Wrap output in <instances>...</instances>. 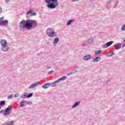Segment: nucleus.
Masks as SVG:
<instances>
[{
    "mask_svg": "<svg viewBox=\"0 0 125 125\" xmlns=\"http://www.w3.org/2000/svg\"><path fill=\"white\" fill-rule=\"evenodd\" d=\"M58 0H45V2L47 3L46 6L50 9H54L58 6L59 3L58 2Z\"/></svg>",
    "mask_w": 125,
    "mask_h": 125,
    "instance_id": "2",
    "label": "nucleus"
},
{
    "mask_svg": "<svg viewBox=\"0 0 125 125\" xmlns=\"http://www.w3.org/2000/svg\"><path fill=\"white\" fill-rule=\"evenodd\" d=\"M27 15L30 14V17H32V16H36V15H37V13L35 12H33V11H29L28 12H27Z\"/></svg>",
    "mask_w": 125,
    "mask_h": 125,
    "instance_id": "9",
    "label": "nucleus"
},
{
    "mask_svg": "<svg viewBox=\"0 0 125 125\" xmlns=\"http://www.w3.org/2000/svg\"><path fill=\"white\" fill-rule=\"evenodd\" d=\"M30 16H31V14H29V15H27V18H28V17H30Z\"/></svg>",
    "mask_w": 125,
    "mask_h": 125,
    "instance_id": "38",
    "label": "nucleus"
},
{
    "mask_svg": "<svg viewBox=\"0 0 125 125\" xmlns=\"http://www.w3.org/2000/svg\"><path fill=\"white\" fill-rule=\"evenodd\" d=\"M38 26V21L33 20H22L20 23V28L21 29H25L27 30H31L32 28H36Z\"/></svg>",
    "mask_w": 125,
    "mask_h": 125,
    "instance_id": "1",
    "label": "nucleus"
},
{
    "mask_svg": "<svg viewBox=\"0 0 125 125\" xmlns=\"http://www.w3.org/2000/svg\"><path fill=\"white\" fill-rule=\"evenodd\" d=\"M122 42H125V39L124 40L122 41Z\"/></svg>",
    "mask_w": 125,
    "mask_h": 125,
    "instance_id": "40",
    "label": "nucleus"
},
{
    "mask_svg": "<svg viewBox=\"0 0 125 125\" xmlns=\"http://www.w3.org/2000/svg\"><path fill=\"white\" fill-rule=\"evenodd\" d=\"M67 79V77L66 76H63L62 78L59 79L58 80L56 81V83H59V82L61 81H65Z\"/></svg>",
    "mask_w": 125,
    "mask_h": 125,
    "instance_id": "13",
    "label": "nucleus"
},
{
    "mask_svg": "<svg viewBox=\"0 0 125 125\" xmlns=\"http://www.w3.org/2000/svg\"><path fill=\"white\" fill-rule=\"evenodd\" d=\"M0 23H1V22L0 21Z\"/></svg>",
    "mask_w": 125,
    "mask_h": 125,
    "instance_id": "43",
    "label": "nucleus"
},
{
    "mask_svg": "<svg viewBox=\"0 0 125 125\" xmlns=\"http://www.w3.org/2000/svg\"><path fill=\"white\" fill-rule=\"evenodd\" d=\"M10 123H7L5 125H13L14 122L13 121L9 122Z\"/></svg>",
    "mask_w": 125,
    "mask_h": 125,
    "instance_id": "28",
    "label": "nucleus"
},
{
    "mask_svg": "<svg viewBox=\"0 0 125 125\" xmlns=\"http://www.w3.org/2000/svg\"><path fill=\"white\" fill-rule=\"evenodd\" d=\"M74 22V20H69L67 22V25L70 26Z\"/></svg>",
    "mask_w": 125,
    "mask_h": 125,
    "instance_id": "24",
    "label": "nucleus"
},
{
    "mask_svg": "<svg viewBox=\"0 0 125 125\" xmlns=\"http://www.w3.org/2000/svg\"><path fill=\"white\" fill-rule=\"evenodd\" d=\"M13 96V94H11L8 97V99H11L12 98V97Z\"/></svg>",
    "mask_w": 125,
    "mask_h": 125,
    "instance_id": "30",
    "label": "nucleus"
},
{
    "mask_svg": "<svg viewBox=\"0 0 125 125\" xmlns=\"http://www.w3.org/2000/svg\"><path fill=\"white\" fill-rule=\"evenodd\" d=\"M122 31H125V24L123 25L121 28Z\"/></svg>",
    "mask_w": 125,
    "mask_h": 125,
    "instance_id": "29",
    "label": "nucleus"
},
{
    "mask_svg": "<svg viewBox=\"0 0 125 125\" xmlns=\"http://www.w3.org/2000/svg\"><path fill=\"white\" fill-rule=\"evenodd\" d=\"M125 43L122 45V47H125Z\"/></svg>",
    "mask_w": 125,
    "mask_h": 125,
    "instance_id": "39",
    "label": "nucleus"
},
{
    "mask_svg": "<svg viewBox=\"0 0 125 125\" xmlns=\"http://www.w3.org/2000/svg\"><path fill=\"white\" fill-rule=\"evenodd\" d=\"M27 95H28V93H24L21 95V97L22 99H25V98H27Z\"/></svg>",
    "mask_w": 125,
    "mask_h": 125,
    "instance_id": "16",
    "label": "nucleus"
},
{
    "mask_svg": "<svg viewBox=\"0 0 125 125\" xmlns=\"http://www.w3.org/2000/svg\"><path fill=\"white\" fill-rule=\"evenodd\" d=\"M75 73H78V70L77 69H74V70H72V71L68 73L67 76H70L73 74H75Z\"/></svg>",
    "mask_w": 125,
    "mask_h": 125,
    "instance_id": "20",
    "label": "nucleus"
},
{
    "mask_svg": "<svg viewBox=\"0 0 125 125\" xmlns=\"http://www.w3.org/2000/svg\"><path fill=\"white\" fill-rule=\"evenodd\" d=\"M57 83L58 82H56V81H55L52 83H49V84H50V86H51L52 87H54L56 86V83Z\"/></svg>",
    "mask_w": 125,
    "mask_h": 125,
    "instance_id": "17",
    "label": "nucleus"
},
{
    "mask_svg": "<svg viewBox=\"0 0 125 125\" xmlns=\"http://www.w3.org/2000/svg\"><path fill=\"white\" fill-rule=\"evenodd\" d=\"M4 111V110L3 109H2L0 111V113H3Z\"/></svg>",
    "mask_w": 125,
    "mask_h": 125,
    "instance_id": "37",
    "label": "nucleus"
},
{
    "mask_svg": "<svg viewBox=\"0 0 125 125\" xmlns=\"http://www.w3.org/2000/svg\"><path fill=\"white\" fill-rule=\"evenodd\" d=\"M6 25H8V21L7 20H4L0 22V26H6Z\"/></svg>",
    "mask_w": 125,
    "mask_h": 125,
    "instance_id": "8",
    "label": "nucleus"
},
{
    "mask_svg": "<svg viewBox=\"0 0 125 125\" xmlns=\"http://www.w3.org/2000/svg\"><path fill=\"white\" fill-rule=\"evenodd\" d=\"M49 86H50V84H49V83H45V84L42 85V87L44 89H46V88H48Z\"/></svg>",
    "mask_w": 125,
    "mask_h": 125,
    "instance_id": "14",
    "label": "nucleus"
},
{
    "mask_svg": "<svg viewBox=\"0 0 125 125\" xmlns=\"http://www.w3.org/2000/svg\"><path fill=\"white\" fill-rule=\"evenodd\" d=\"M2 12V9L1 8V7L0 6V13H1Z\"/></svg>",
    "mask_w": 125,
    "mask_h": 125,
    "instance_id": "35",
    "label": "nucleus"
},
{
    "mask_svg": "<svg viewBox=\"0 0 125 125\" xmlns=\"http://www.w3.org/2000/svg\"><path fill=\"white\" fill-rule=\"evenodd\" d=\"M114 55H115V53H111L110 52H107L106 54L107 57H111V56H114Z\"/></svg>",
    "mask_w": 125,
    "mask_h": 125,
    "instance_id": "19",
    "label": "nucleus"
},
{
    "mask_svg": "<svg viewBox=\"0 0 125 125\" xmlns=\"http://www.w3.org/2000/svg\"><path fill=\"white\" fill-rule=\"evenodd\" d=\"M46 34L48 35L49 38H53L57 36L56 32H55L54 30L52 28H48L46 31Z\"/></svg>",
    "mask_w": 125,
    "mask_h": 125,
    "instance_id": "3",
    "label": "nucleus"
},
{
    "mask_svg": "<svg viewBox=\"0 0 125 125\" xmlns=\"http://www.w3.org/2000/svg\"><path fill=\"white\" fill-rule=\"evenodd\" d=\"M1 109V106H0V109Z\"/></svg>",
    "mask_w": 125,
    "mask_h": 125,
    "instance_id": "42",
    "label": "nucleus"
},
{
    "mask_svg": "<svg viewBox=\"0 0 125 125\" xmlns=\"http://www.w3.org/2000/svg\"><path fill=\"white\" fill-rule=\"evenodd\" d=\"M114 48L116 50H119V49H121V48H122V45L119 43H116L114 44Z\"/></svg>",
    "mask_w": 125,
    "mask_h": 125,
    "instance_id": "7",
    "label": "nucleus"
},
{
    "mask_svg": "<svg viewBox=\"0 0 125 125\" xmlns=\"http://www.w3.org/2000/svg\"><path fill=\"white\" fill-rule=\"evenodd\" d=\"M28 105H32L33 104V103L32 102H27Z\"/></svg>",
    "mask_w": 125,
    "mask_h": 125,
    "instance_id": "34",
    "label": "nucleus"
},
{
    "mask_svg": "<svg viewBox=\"0 0 125 125\" xmlns=\"http://www.w3.org/2000/svg\"><path fill=\"white\" fill-rule=\"evenodd\" d=\"M25 103H27V101H21L20 104V107H24L25 106Z\"/></svg>",
    "mask_w": 125,
    "mask_h": 125,
    "instance_id": "18",
    "label": "nucleus"
},
{
    "mask_svg": "<svg viewBox=\"0 0 125 125\" xmlns=\"http://www.w3.org/2000/svg\"><path fill=\"white\" fill-rule=\"evenodd\" d=\"M87 43H88V44H92V43H93V39L89 38L87 41Z\"/></svg>",
    "mask_w": 125,
    "mask_h": 125,
    "instance_id": "21",
    "label": "nucleus"
},
{
    "mask_svg": "<svg viewBox=\"0 0 125 125\" xmlns=\"http://www.w3.org/2000/svg\"><path fill=\"white\" fill-rule=\"evenodd\" d=\"M101 52H102V51L101 50H96L95 51V54L96 55H98V54H101Z\"/></svg>",
    "mask_w": 125,
    "mask_h": 125,
    "instance_id": "25",
    "label": "nucleus"
},
{
    "mask_svg": "<svg viewBox=\"0 0 125 125\" xmlns=\"http://www.w3.org/2000/svg\"><path fill=\"white\" fill-rule=\"evenodd\" d=\"M39 83H40V82H37L31 84L29 87V88H30V89L32 88H34V87H36V86H37V85H38V84H39Z\"/></svg>",
    "mask_w": 125,
    "mask_h": 125,
    "instance_id": "10",
    "label": "nucleus"
},
{
    "mask_svg": "<svg viewBox=\"0 0 125 125\" xmlns=\"http://www.w3.org/2000/svg\"><path fill=\"white\" fill-rule=\"evenodd\" d=\"M58 42H59V38L57 37L54 39L53 43L54 45L55 43H58Z\"/></svg>",
    "mask_w": 125,
    "mask_h": 125,
    "instance_id": "23",
    "label": "nucleus"
},
{
    "mask_svg": "<svg viewBox=\"0 0 125 125\" xmlns=\"http://www.w3.org/2000/svg\"><path fill=\"white\" fill-rule=\"evenodd\" d=\"M19 96V94L17 93L14 95V97H18Z\"/></svg>",
    "mask_w": 125,
    "mask_h": 125,
    "instance_id": "32",
    "label": "nucleus"
},
{
    "mask_svg": "<svg viewBox=\"0 0 125 125\" xmlns=\"http://www.w3.org/2000/svg\"><path fill=\"white\" fill-rule=\"evenodd\" d=\"M50 68H51V67H47V69H50Z\"/></svg>",
    "mask_w": 125,
    "mask_h": 125,
    "instance_id": "41",
    "label": "nucleus"
},
{
    "mask_svg": "<svg viewBox=\"0 0 125 125\" xmlns=\"http://www.w3.org/2000/svg\"><path fill=\"white\" fill-rule=\"evenodd\" d=\"M8 49H9V47H8L7 45H6V46H2L1 50L2 51L6 52V51H7Z\"/></svg>",
    "mask_w": 125,
    "mask_h": 125,
    "instance_id": "12",
    "label": "nucleus"
},
{
    "mask_svg": "<svg viewBox=\"0 0 125 125\" xmlns=\"http://www.w3.org/2000/svg\"><path fill=\"white\" fill-rule=\"evenodd\" d=\"M113 43H114L113 42H109L106 43L105 45H104V48H107V47H109V46H110V45H112V44H113Z\"/></svg>",
    "mask_w": 125,
    "mask_h": 125,
    "instance_id": "5",
    "label": "nucleus"
},
{
    "mask_svg": "<svg viewBox=\"0 0 125 125\" xmlns=\"http://www.w3.org/2000/svg\"><path fill=\"white\" fill-rule=\"evenodd\" d=\"M100 60H101V57H97L95 59L93 60V62L95 63L96 62H98V61H100Z\"/></svg>",
    "mask_w": 125,
    "mask_h": 125,
    "instance_id": "15",
    "label": "nucleus"
},
{
    "mask_svg": "<svg viewBox=\"0 0 125 125\" xmlns=\"http://www.w3.org/2000/svg\"><path fill=\"white\" fill-rule=\"evenodd\" d=\"M4 19V17H2L1 18H0V22H2Z\"/></svg>",
    "mask_w": 125,
    "mask_h": 125,
    "instance_id": "31",
    "label": "nucleus"
},
{
    "mask_svg": "<svg viewBox=\"0 0 125 125\" xmlns=\"http://www.w3.org/2000/svg\"><path fill=\"white\" fill-rule=\"evenodd\" d=\"M91 59V55H86L83 58V59H84V60H86V61H88Z\"/></svg>",
    "mask_w": 125,
    "mask_h": 125,
    "instance_id": "11",
    "label": "nucleus"
},
{
    "mask_svg": "<svg viewBox=\"0 0 125 125\" xmlns=\"http://www.w3.org/2000/svg\"><path fill=\"white\" fill-rule=\"evenodd\" d=\"M0 44L1 46H5L6 45H7V42H6V40H1Z\"/></svg>",
    "mask_w": 125,
    "mask_h": 125,
    "instance_id": "6",
    "label": "nucleus"
},
{
    "mask_svg": "<svg viewBox=\"0 0 125 125\" xmlns=\"http://www.w3.org/2000/svg\"><path fill=\"white\" fill-rule=\"evenodd\" d=\"M12 109V105H9L8 106L7 108L4 110V116H5L6 117L7 116H9L10 115V110Z\"/></svg>",
    "mask_w": 125,
    "mask_h": 125,
    "instance_id": "4",
    "label": "nucleus"
},
{
    "mask_svg": "<svg viewBox=\"0 0 125 125\" xmlns=\"http://www.w3.org/2000/svg\"><path fill=\"white\" fill-rule=\"evenodd\" d=\"M52 73H53V71H50L48 72V75H51V74H52Z\"/></svg>",
    "mask_w": 125,
    "mask_h": 125,
    "instance_id": "33",
    "label": "nucleus"
},
{
    "mask_svg": "<svg viewBox=\"0 0 125 125\" xmlns=\"http://www.w3.org/2000/svg\"><path fill=\"white\" fill-rule=\"evenodd\" d=\"M11 0H5V2H6V3H8V2H9V1H10Z\"/></svg>",
    "mask_w": 125,
    "mask_h": 125,
    "instance_id": "36",
    "label": "nucleus"
},
{
    "mask_svg": "<svg viewBox=\"0 0 125 125\" xmlns=\"http://www.w3.org/2000/svg\"><path fill=\"white\" fill-rule=\"evenodd\" d=\"M0 106H4L5 105V101H1L0 102Z\"/></svg>",
    "mask_w": 125,
    "mask_h": 125,
    "instance_id": "26",
    "label": "nucleus"
},
{
    "mask_svg": "<svg viewBox=\"0 0 125 125\" xmlns=\"http://www.w3.org/2000/svg\"><path fill=\"white\" fill-rule=\"evenodd\" d=\"M33 93H30L29 94H27V98H30L33 96Z\"/></svg>",
    "mask_w": 125,
    "mask_h": 125,
    "instance_id": "27",
    "label": "nucleus"
},
{
    "mask_svg": "<svg viewBox=\"0 0 125 125\" xmlns=\"http://www.w3.org/2000/svg\"><path fill=\"white\" fill-rule=\"evenodd\" d=\"M80 103H81L80 102H77L75 103V104H74L72 106L73 109H74V108H76V107H77V106H79V105H80Z\"/></svg>",
    "mask_w": 125,
    "mask_h": 125,
    "instance_id": "22",
    "label": "nucleus"
}]
</instances>
